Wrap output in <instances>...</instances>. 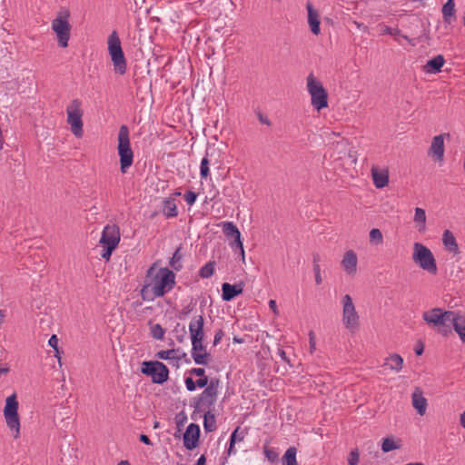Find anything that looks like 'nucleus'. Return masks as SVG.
Returning a JSON list of instances; mask_svg holds the SVG:
<instances>
[{"label":"nucleus","instance_id":"1","mask_svg":"<svg viewBox=\"0 0 465 465\" xmlns=\"http://www.w3.org/2000/svg\"><path fill=\"white\" fill-rule=\"evenodd\" d=\"M154 271V264L147 270L145 283L141 291L144 299L149 292L152 293V297L149 298L151 300H153V297H163L172 291L175 285V274L173 271L168 268H161L153 275Z\"/></svg>","mask_w":465,"mask_h":465},{"label":"nucleus","instance_id":"2","mask_svg":"<svg viewBox=\"0 0 465 465\" xmlns=\"http://www.w3.org/2000/svg\"><path fill=\"white\" fill-rule=\"evenodd\" d=\"M306 89L311 96V104L315 110L320 112L328 107V93L313 73L309 74L306 78Z\"/></svg>","mask_w":465,"mask_h":465},{"label":"nucleus","instance_id":"3","mask_svg":"<svg viewBox=\"0 0 465 465\" xmlns=\"http://www.w3.org/2000/svg\"><path fill=\"white\" fill-rule=\"evenodd\" d=\"M117 151L120 157V170L125 173L134 162V152L131 148L129 130L126 125H122L119 129Z\"/></svg>","mask_w":465,"mask_h":465},{"label":"nucleus","instance_id":"4","mask_svg":"<svg viewBox=\"0 0 465 465\" xmlns=\"http://www.w3.org/2000/svg\"><path fill=\"white\" fill-rule=\"evenodd\" d=\"M108 52L116 74L123 75L126 73L127 64L116 31H113L107 39Z\"/></svg>","mask_w":465,"mask_h":465},{"label":"nucleus","instance_id":"5","mask_svg":"<svg viewBox=\"0 0 465 465\" xmlns=\"http://www.w3.org/2000/svg\"><path fill=\"white\" fill-rule=\"evenodd\" d=\"M412 260L422 270L427 271L431 274H436L438 272L437 264L431 251L420 242L413 244Z\"/></svg>","mask_w":465,"mask_h":465},{"label":"nucleus","instance_id":"6","mask_svg":"<svg viewBox=\"0 0 465 465\" xmlns=\"http://www.w3.org/2000/svg\"><path fill=\"white\" fill-rule=\"evenodd\" d=\"M70 13L68 10L59 12L56 17L52 21V29L55 33L59 46L65 48L68 46V42L71 34V25L68 18Z\"/></svg>","mask_w":465,"mask_h":465},{"label":"nucleus","instance_id":"7","mask_svg":"<svg viewBox=\"0 0 465 465\" xmlns=\"http://www.w3.org/2000/svg\"><path fill=\"white\" fill-rule=\"evenodd\" d=\"M67 124L70 125L71 131L77 138H81L84 134V123L82 109V102L79 99H74L66 107Z\"/></svg>","mask_w":465,"mask_h":465},{"label":"nucleus","instance_id":"8","mask_svg":"<svg viewBox=\"0 0 465 465\" xmlns=\"http://www.w3.org/2000/svg\"><path fill=\"white\" fill-rule=\"evenodd\" d=\"M4 416L7 427L13 433L15 439L20 436V420L18 416V401L15 394L8 396L5 400Z\"/></svg>","mask_w":465,"mask_h":465},{"label":"nucleus","instance_id":"9","mask_svg":"<svg viewBox=\"0 0 465 465\" xmlns=\"http://www.w3.org/2000/svg\"><path fill=\"white\" fill-rule=\"evenodd\" d=\"M341 303L342 305V324L345 329L353 332L359 328L360 316L356 311L352 299L349 294H345L341 298Z\"/></svg>","mask_w":465,"mask_h":465},{"label":"nucleus","instance_id":"10","mask_svg":"<svg viewBox=\"0 0 465 465\" xmlns=\"http://www.w3.org/2000/svg\"><path fill=\"white\" fill-rule=\"evenodd\" d=\"M141 371L152 378L153 382L162 384L167 381L168 368L161 361H143Z\"/></svg>","mask_w":465,"mask_h":465},{"label":"nucleus","instance_id":"11","mask_svg":"<svg viewBox=\"0 0 465 465\" xmlns=\"http://www.w3.org/2000/svg\"><path fill=\"white\" fill-rule=\"evenodd\" d=\"M454 312L444 311L440 308H433L422 314V319L433 327L444 326L447 322H451Z\"/></svg>","mask_w":465,"mask_h":465},{"label":"nucleus","instance_id":"12","mask_svg":"<svg viewBox=\"0 0 465 465\" xmlns=\"http://www.w3.org/2000/svg\"><path fill=\"white\" fill-rule=\"evenodd\" d=\"M220 381L212 379L208 386L201 393L198 402L199 409H210L216 402Z\"/></svg>","mask_w":465,"mask_h":465},{"label":"nucleus","instance_id":"13","mask_svg":"<svg viewBox=\"0 0 465 465\" xmlns=\"http://www.w3.org/2000/svg\"><path fill=\"white\" fill-rule=\"evenodd\" d=\"M222 229H223V234L228 239H233L234 240L233 242H230V246L232 248L239 249L240 254L242 256V262H244L245 255H244L243 244H242V242L241 240V232L238 230L237 226L233 223H232V222H223V224H222Z\"/></svg>","mask_w":465,"mask_h":465},{"label":"nucleus","instance_id":"14","mask_svg":"<svg viewBox=\"0 0 465 465\" xmlns=\"http://www.w3.org/2000/svg\"><path fill=\"white\" fill-rule=\"evenodd\" d=\"M203 340L192 341V358L199 365H207L210 361V353L203 343Z\"/></svg>","mask_w":465,"mask_h":465},{"label":"nucleus","instance_id":"15","mask_svg":"<svg viewBox=\"0 0 465 465\" xmlns=\"http://www.w3.org/2000/svg\"><path fill=\"white\" fill-rule=\"evenodd\" d=\"M120 242V230L115 224H107L102 232L100 243L102 245L117 246Z\"/></svg>","mask_w":465,"mask_h":465},{"label":"nucleus","instance_id":"16","mask_svg":"<svg viewBox=\"0 0 465 465\" xmlns=\"http://www.w3.org/2000/svg\"><path fill=\"white\" fill-rule=\"evenodd\" d=\"M200 437V427L195 423H190L183 434V445L187 450L197 447Z\"/></svg>","mask_w":465,"mask_h":465},{"label":"nucleus","instance_id":"17","mask_svg":"<svg viewBox=\"0 0 465 465\" xmlns=\"http://www.w3.org/2000/svg\"><path fill=\"white\" fill-rule=\"evenodd\" d=\"M204 319L203 315L193 317L189 323L191 341L204 339Z\"/></svg>","mask_w":465,"mask_h":465},{"label":"nucleus","instance_id":"18","mask_svg":"<svg viewBox=\"0 0 465 465\" xmlns=\"http://www.w3.org/2000/svg\"><path fill=\"white\" fill-rule=\"evenodd\" d=\"M358 258L354 251H347L341 260V266L349 275H354L357 272Z\"/></svg>","mask_w":465,"mask_h":465},{"label":"nucleus","instance_id":"19","mask_svg":"<svg viewBox=\"0 0 465 465\" xmlns=\"http://www.w3.org/2000/svg\"><path fill=\"white\" fill-rule=\"evenodd\" d=\"M444 135L439 134L434 136L429 150V153L440 162H442L444 157Z\"/></svg>","mask_w":465,"mask_h":465},{"label":"nucleus","instance_id":"20","mask_svg":"<svg viewBox=\"0 0 465 465\" xmlns=\"http://www.w3.org/2000/svg\"><path fill=\"white\" fill-rule=\"evenodd\" d=\"M308 11V24L311 29V32L314 35H319L321 33L320 28V14L319 12L312 6L311 3H308L306 5Z\"/></svg>","mask_w":465,"mask_h":465},{"label":"nucleus","instance_id":"21","mask_svg":"<svg viewBox=\"0 0 465 465\" xmlns=\"http://www.w3.org/2000/svg\"><path fill=\"white\" fill-rule=\"evenodd\" d=\"M451 323L460 341L465 343V313L454 312Z\"/></svg>","mask_w":465,"mask_h":465},{"label":"nucleus","instance_id":"22","mask_svg":"<svg viewBox=\"0 0 465 465\" xmlns=\"http://www.w3.org/2000/svg\"><path fill=\"white\" fill-rule=\"evenodd\" d=\"M222 291L223 300L229 302L232 301L237 295L241 294L243 290L242 284H230L228 282H224L222 285Z\"/></svg>","mask_w":465,"mask_h":465},{"label":"nucleus","instance_id":"23","mask_svg":"<svg viewBox=\"0 0 465 465\" xmlns=\"http://www.w3.org/2000/svg\"><path fill=\"white\" fill-rule=\"evenodd\" d=\"M382 367L394 372H399L403 367V359L397 353L391 354L385 358Z\"/></svg>","mask_w":465,"mask_h":465},{"label":"nucleus","instance_id":"24","mask_svg":"<svg viewBox=\"0 0 465 465\" xmlns=\"http://www.w3.org/2000/svg\"><path fill=\"white\" fill-rule=\"evenodd\" d=\"M444 63V57L441 54H439L426 63V64L423 66V71L427 74H436L440 72Z\"/></svg>","mask_w":465,"mask_h":465},{"label":"nucleus","instance_id":"25","mask_svg":"<svg viewBox=\"0 0 465 465\" xmlns=\"http://www.w3.org/2000/svg\"><path fill=\"white\" fill-rule=\"evenodd\" d=\"M412 405L420 415H424L427 408V400L423 397L422 391L416 389L412 393Z\"/></svg>","mask_w":465,"mask_h":465},{"label":"nucleus","instance_id":"26","mask_svg":"<svg viewBox=\"0 0 465 465\" xmlns=\"http://www.w3.org/2000/svg\"><path fill=\"white\" fill-rule=\"evenodd\" d=\"M371 175L373 183L377 188H383L389 183L388 171H379L377 168H371Z\"/></svg>","mask_w":465,"mask_h":465},{"label":"nucleus","instance_id":"27","mask_svg":"<svg viewBox=\"0 0 465 465\" xmlns=\"http://www.w3.org/2000/svg\"><path fill=\"white\" fill-rule=\"evenodd\" d=\"M442 242L445 246V248L450 252L453 253L459 252V245L457 243L456 238L454 237L453 233L449 231L445 230L442 234Z\"/></svg>","mask_w":465,"mask_h":465},{"label":"nucleus","instance_id":"28","mask_svg":"<svg viewBox=\"0 0 465 465\" xmlns=\"http://www.w3.org/2000/svg\"><path fill=\"white\" fill-rule=\"evenodd\" d=\"M163 213L165 217H176L178 215L177 205L174 197H169L163 202Z\"/></svg>","mask_w":465,"mask_h":465},{"label":"nucleus","instance_id":"29","mask_svg":"<svg viewBox=\"0 0 465 465\" xmlns=\"http://www.w3.org/2000/svg\"><path fill=\"white\" fill-rule=\"evenodd\" d=\"M442 17L443 21L447 24H450L455 20V3L454 0H447L442 6Z\"/></svg>","mask_w":465,"mask_h":465},{"label":"nucleus","instance_id":"30","mask_svg":"<svg viewBox=\"0 0 465 465\" xmlns=\"http://www.w3.org/2000/svg\"><path fill=\"white\" fill-rule=\"evenodd\" d=\"M413 221L416 228L420 232H424L426 230V213L425 210L420 207L415 208Z\"/></svg>","mask_w":465,"mask_h":465},{"label":"nucleus","instance_id":"31","mask_svg":"<svg viewBox=\"0 0 465 465\" xmlns=\"http://www.w3.org/2000/svg\"><path fill=\"white\" fill-rule=\"evenodd\" d=\"M381 33L382 34H387V35H392L395 37V40L401 44V40L400 38H403L404 40H406L411 45L414 46L415 44L413 42L412 39L409 38L407 35H402L401 33V31L398 29V28H391L388 25H383L382 26V30H381Z\"/></svg>","mask_w":465,"mask_h":465},{"label":"nucleus","instance_id":"32","mask_svg":"<svg viewBox=\"0 0 465 465\" xmlns=\"http://www.w3.org/2000/svg\"><path fill=\"white\" fill-rule=\"evenodd\" d=\"M186 354L184 352L180 351V350H166L160 351L157 352L156 356L162 360H181Z\"/></svg>","mask_w":465,"mask_h":465},{"label":"nucleus","instance_id":"33","mask_svg":"<svg viewBox=\"0 0 465 465\" xmlns=\"http://www.w3.org/2000/svg\"><path fill=\"white\" fill-rule=\"evenodd\" d=\"M296 455L297 449L295 447H289L282 456V465H298Z\"/></svg>","mask_w":465,"mask_h":465},{"label":"nucleus","instance_id":"34","mask_svg":"<svg viewBox=\"0 0 465 465\" xmlns=\"http://www.w3.org/2000/svg\"><path fill=\"white\" fill-rule=\"evenodd\" d=\"M203 427L207 432H212L216 430L215 415L210 411H208L203 416Z\"/></svg>","mask_w":465,"mask_h":465},{"label":"nucleus","instance_id":"35","mask_svg":"<svg viewBox=\"0 0 465 465\" xmlns=\"http://www.w3.org/2000/svg\"><path fill=\"white\" fill-rule=\"evenodd\" d=\"M400 442V440H395L393 437L385 438L381 443V450L385 453L398 450L401 447Z\"/></svg>","mask_w":465,"mask_h":465},{"label":"nucleus","instance_id":"36","mask_svg":"<svg viewBox=\"0 0 465 465\" xmlns=\"http://www.w3.org/2000/svg\"><path fill=\"white\" fill-rule=\"evenodd\" d=\"M181 248H178L170 260V266L175 271H180L183 268Z\"/></svg>","mask_w":465,"mask_h":465},{"label":"nucleus","instance_id":"37","mask_svg":"<svg viewBox=\"0 0 465 465\" xmlns=\"http://www.w3.org/2000/svg\"><path fill=\"white\" fill-rule=\"evenodd\" d=\"M214 262H209L205 265H203L199 272V275L202 278H210L214 272Z\"/></svg>","mask_w":465,"mask_h":465},{"label":"nucleus","instance_id":"38","mask_svg":"<svg viewBox=\"0 0 465 465\" xmlns=\"http://www.w3.org/2000/svg\"><path fill=\"white\" fill-rule=\"evenodd\" d=\"M210 162L208 160L207 156H204L202 159L201 165H200V175L202 179H206L210 175V169H209Z\"/></svg>","mask_w":465,"mask_h":465},{"label":"nucleus","instance_id":"39","mask_svg":"<svg viewBox=\"0 0 465 465\" xmlns=\"http://www.w3.org/2000/svg\"><path fill=\"white\" fill-rule=\"evenodd\" d=\"M164 329L159 323H156L151 327V334L156 340H162L164 336Z\"/></svg>","mask_w":465,"mask_h":465},{"label":"nucleus","instance_id":"40","mask_svg":"<svg viewBox=\"0 0 465 465\" xmlns=\"http://www.w3.org/2000/svg\"><path fill=\"white\" fill-rule=\"evenodd\" d=\"M370 240L375 244H381L383 241L382 233L381 230L374 228L370 232Z\"/></svg>","mask_w":465,"mask_h":465},{"label":"nucleus","instance_id":"41","mask_svg":"<svg viewBox=\"0 0 465 465\" xmlns=\"http://www.w3.org/2000/svg\"><path fill=\"white\" fill-rule=\"evenodd\" d=\"M263 451H264L265 457L268 459L269 461L275 462L278 460L279 454L275 450H273L272 448L264 447Z\"/></svg>","mask_w":465,"mask_h":465},{"label":"nucleus","instance_id":"42","mask_svg":"<svg viewBox=\"0 0 465 465\" xmlns=\"http://www.w3.org/2000/svg\"><path fill=\"white\" fill-rule=\"evenodd\" d=\"M103 252H101V256L103 259L108 261L112 255L113 251L117 247L114 245H102Z\"/></svg>","mask_w":465,"mask_h":465},{"label":"nucleus","instance_id":"43","mask_svg":"<svg viewBox=\"0 0 465 465\" xmlns=\"http://www.w3.org/2000/svg\"><path fill=\"white\" fill-rule=\"evenodd\" d=\"M197 198V194L193 191H188L184 194V200L189 205H193Z\"/></svg>","mask_w":465,"mask_h":465},{"label":"nucleus","instance_id":"44","mask_svg":"<svg viewBox=\"0 0 465 465\" xmlns=\"http://www.w3.org/2000/svg\"><path fill=\"white\" fill-rule=\"evenodd\" d=\"M174 332H181V335H177L176 336V339L178 341L182 342L183 341V337L186 333V331H185V327L184 326H181L180 323H177L174 330H173Z\"/></svg>","mask_w":465,"mask_h":465},{"label":"nucleus","instance_id":"45","mask_svg":"<svg viewBox=\"0 0 465 465\" xmlns=\"http://www.w3.org/2000/svg\"><path fill=\"white\" fill-rule=\"evenodd\" d=\"M313 272H314L315 282L317 285H320L322 282V278L321 275V268H320L319 264L313 265Z\"/></svg>","mask_w":465,"mask_h":465},{"label":"nucleus","instance_id":"46","mask_svg":"<svg viewBox=\"0 0 465 465\" xmlns=\"http://www.w3.org/2000/svg\"><path fill=\"white\" fill-rule=\"evenodd\" d=\"M243 440L242 435H239V428L235 429L230 437L232 445H234L236 441H242Z\"/></svg>","mask_w":465,"mask_h":465},{"label":"nucleus","instance_id":"47","mask_svg":"<svg viewBox=\"0 0 465 465\" xmlns=\"http://www.w3.org/2000/svg\"><path fill=\"white\" fill-rule=\"evenodd\" d=\"M310 352L313 353L316 349L315 334L312 331H309Z\"/></svg>","mask_w":465,"mask_h":465},{"label":"nucleus","instance_id":"48","mask_svg":"<svg viewBox=\"0 0 465 465\" xmlns=\"http://www.w3.org/2000/svg\"><path fill=\"white\" fill-rule=\"evenodd\" d=\"M349 465H357L359 463V454L356 451H351L348 459Z\"/></svg>","mask_w":465,"mask_h":465},{"label":"nucleus","instance_id":"49","mask_svg":"<svg viewBox=\"0 0 465 465\" xmlns=\"http://www.w3.org/2000/svg\"><path fill=\"white\" fill-rule=\"evenodd\" d=\"M186 389L189 391H193L196 389V383L191 377H186L184 380Z\"/></svg>","mask_w":465,"mask_h":465},{"label":"nucleus","instance_id":"50","mask_svg":"<svg viewBox=\"0 0 465 465\" xmlns=\"http://www.w3.org/2000/svg\"><path fill=\"white\" fill-rule=\"evenodd\" d=\"M223 336L224 332L223 330L220 329L216 331L213 338V345L216 346L217 344H219Z\"/></svg>","mask_w":465,"mask_h":465},{"label":"nucleus","instance_id":"51","mask_svg":"<svg viewBox=\"0 0 465 465\" xmlns=\"http://www.w3.org/2000/svg\"><path fill=\"white\" fill-rule=\"evenodd\" d=\"M209 380L206 376H203V377H200V379H198L195 383H196V386H198L199 388H203V387H207L208 384H209Z\"/></svg>","mask_w":465,"mask_h":465},{"label":"nucleus","instance_id":"52","mask_svg":"<svg viewBox=\"0 0 465 465\" xmlns=\"http://www.w3.org/2000/svg\"><path fill=\"white\" fill-rule=\"evenodd\" d=\"M190 373L199 377H203L205 376V370L203 368H193L190 370Z\"/></svg>","mask_w":465,"mask_h":465},{"label":"nucleus","instance_id":"53","mask_svg":"<svg viewBox=\"0 0 465 465\" xmlns=\"http://www.w3.org/2000/svg\"><path fill=\"white\" fill-rule=\"evenodd\" d=\"M277 354L281 357V359L289 363L290 362V360L288 359L287 355H286V352L284 351V350L281 347L278 348L277 350Z\"/></svg>","mask_w":465,"mask_h":465},{"label":"nucleus","instance_id":"54","mask_svg":"<svg viewBox=\"0 0 465 465\" xmlns=\"http://www.w3.org/2000/svg\"><path fill=\"white\" fill-rule=\"evenodd\" d=\"M49 345L54 349L57 350L58 339L56 335H52L48 341Z\"/></svg>","mask_w":465,"mask_h":465},{"label":"nucleus","instance_id":"55","mask_svg":"<svg viewBox=\"0 0 465 465\" xmlns=\"http://www.w3.org/2000/svg\"><path fill=\"white\" fill-rule=\"evenodd\" d=\"M258 118H259V121L263 124H266V125H271V122L270 120L268 119L267 116L263 115L262 114H258Z\"/></svg>","mask_w":465,"mask_h":465},{"label":"nucleus","instance_id":"56","mask_svg":"<svg viewBox=\"0 0 465 465\" xmlns=\"http://www.w3.org/2000/svg\"><path fill=\"white\" fill-rule=\"evenodd\" d=\"M269 307H270V309H272L273 311L274 314H278L277 304L274 300L269 301Z\"/></svg>","mask_w":465,"mask_h":465},{"label":"nucleus","instance_id":"57","mask_svg":"<svg viewBox=\"0 0 465 465\" xmlns=\"http://www.w3.org/2000/svg\"><path fill=\"white\" fill-rule=\"evenodd\" d=\"M140 440L146 445H152L151 440L144 434L140 435Z\"/></svg>","mask_w":465,"mask_h":465},{"label":"nucleus","instance_id":"58","mask_svg":"<svg viewBox=\"0 0 465 465\" xmlns=\"http://www.w3.org/2000/svg\"><path fill=\"white\" fill-rule=\"evenodd\" d=\"M205 462H206V458H205V456H204V455H202V456L198 459V460H197V462H196V464H195V465H205Z\"/></svg>","mask_w":465,"mask_h":465},{"label":"nucleus","instance_id":"59","mask_svg":"<svg viewBox=\"0 0 465 465\" xmlns=\"http://www.w3.org/2000/svg\"><path fill=\"white\" fill-rule=\"evenodd\" d=\"M9 372V368L7 366L0 365V375H4Z\"/></svg>","mask_w":465,"mask_h":465},{"label":"nucleus","instance_id":"60","mask_svg":"<svg viewBox=\"0 0 465 465\" xmlns=\"http://www.w3.org/2000/svg\"><path fill=\"white\" fill-rule=\"evenodd\" d=\"M320 260H321V257L318 253L313 254V265L319 264Z\"/></svg>","mask_w":465,"mask_h":465},{"label":"nucleus","instance_id":"61","mask_svg":"<svg viewBox=\"0 0 465 465\" xmlns=\"http://www.w3.org/2000/svg\"><path fill=\"white\" fill-rule=\"evenodd\" d=\"M460 425L465 429V412L460 414Z\"/></svg>","mask_w":465,"mask_h":465},{"label":"nucleus","instance_id":"62","mask_svg":"<svg viewBox=\"0 0 465 465\" xmlns=\"http://www.w3.org/2000/svg\"><path fill=\"white\" fill-rule=\"evenodd\" d=\"M244 341H245L242 338H238L236 336L233 338V342H235V343H243Z\"/></svg>","mask_w":465,"mask_h":465},{"label":"nucleus","instance_id":"63","mask_svg":"<svg viewBox=\"0 0 465 465\" xmlns=\"http://www.w3.org/2000/svg\"><path fill=\"white\" fill-rule=\"evenodd\" d=\"M415 352L417 355H421V353L423 352V348L420 347L419 349H415Z\"/></svg>","mask_w":465,"mask_h":465},{"label":"nucleus","instance_id":"64","mask_svg":"<svg viewBox=\"0 0 465 465\" xmlns=\"http://www.w3.org/2000/svg\"><path fill=\"white\" fill-rule=\"evenodd\" d=\"M117 465H131L128 460H121Z\"/></svg>","mask_w":465,"mask_h":465}]
</instances>
